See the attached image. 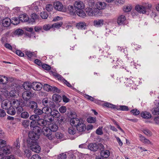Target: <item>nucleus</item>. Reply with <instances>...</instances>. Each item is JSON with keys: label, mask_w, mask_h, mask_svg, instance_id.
<instances>
[{"label": "nucleus", "mask_w": 159, "mask_h": 159, "mask_svg": "<svg viewBox=\"0 0 159 159\" xmlns=\"http://www.w3.org/2000/svg\"><path fill=\"white\" fill-rule=\"evenodd\" d=\"M29 138L27 139V146L34 152L39 153L41 151V148L37 140L39 139L38 135L35 133H29Z\"/></svg>", "instance_id": "nucleus-1"}, {"label": "nucleus", "mask_w": 159, "mask_h": 159, "mask_svg": "<svg viewBox=\"0 0 159 159\" xmlns=\"http://www.w3.org/2000/svg\"><path fill=\"white\" fill-rule=\"evenodd\" d=\"M152 7L151 4L144 2L141 5H136L135 7V10L140 13L148 14Z\"/></svg>", "instance_id": "nucleus-2"}, {"label": "nucleus", "mask_w": 159, "mask_h": 159, "mask_svg": "<svg viewBox=\"0 0 159 159\" xmlns=\"http://www.w3.org/2000/svg\"><path fill=\"white\" fill-rule=\"evenodd\" d=\"M74 6L76 10V14L79 16L82 17H84L86 14L83 10L84 8V5L83 2L81 1H76L75 2Z\"/></svg>", "instance_id": "nucleus-3"}, {"label": "nucleus", "mask_w": 159, "mask_h": 159, "mask_svg": "<svg viewBox=\"0 0 159 159\" xmlns=\"http://www.w3.org/2000/svg\"><path fill=\"white\" fill-rule=\"evenodd\" d=\"M41 132L50 140H52L54 138V136L52 134L51 131L49 128L46 126L43 127Z\"/></svg>", "instance_id": "nucleus-4"}, {"label": "nucleus", "mask_w": 159, "mask_h": 159, "mask_svg": "<svg viewBox=\"0 0 159 159\" xmlns=\"http://www.w3.org/2000/svg\"><path fill=\"white\" fill-rule=\"evenodd\" d=\"M24 106L29 108L32 110H34L38 108V105L37 102L32 100H28L27 101H25Z\"/></svg>", "instance_id": "nucleus-5"}, {"label": "nucleus", "mask_w": 159, "mask_h": 159, "mask_svg": "<svg viewBox=\"0 0 159 159\" xmlns=\"http://www.w3.org/2000/svg\"><path fill=\"white\" fill-rule=\"evenodd\" d=\"M24 104H25V101L22 99L19 100L14 99L11 101L10 106L11 107L16 108L20 105L24 106Z\"/></svg>", "instance_id": "nucleus-6"}, {"label": "nucleus", "mask_w": 159, "mask_h": 159, "mask_svg": "<svg viewBox=\"0 0 159 159\" xmlns=\"http://www.w3.org/2000/svg\"><path fill=\"white\" fill-rule=\"evenodd\" d=\"M43 105L44 107H54L55 105L53 102L48 100L47 98H44L42 100Z\"/></svg>", "instance_id": "nucleus-7"}, {"label": "nucleus", "mask_w": 159, "mask_h": 159, "mask_svg": "<svg viewBox=\"0 0 159 159\" xmlns=\"http://www.w3.org/2000/svg\"><path fill=\"white\" fill-rule=\"evenodd\" d=\"M53 5L54 8L58 11H64L65 10L63 5L60 2L58 1L54 2Z\"/></svg>", "instance_id": "nucleus-8"}, {"label": "nucleus", "mask_w": 159, "mask_h": 159, "mask_svg": "<svg viewBox=\"0 0 159 159\" xmlns=\"http://www.w3.org/2000/svg\"><path fill=\"white\" fill-rule=\"evenodd\" d=\"M43 85L41 83L37 82L32 83V88L35 91H39L42 88Z\"/></svg>", "instance_id": "nucleus-9"}, {"label": "nucleus", "mask_w": 159, "mask_h": 159, "mask_svg": "<svg viewBox=\"0 0 159 159\" xmlns=\"http://www.w3.org/2000/svg\"><path fill=\"white\" fill-rule=\"evenodd\" d=\"M76 127L77 130L80 133L84 132L86 129L85 125L81 121Z\"/></svg>", "instance_id": "nucleus-10"}, {"label": "nucleus", "mask_w": 159, "mask_h": 159, "mask_svg": "<svg viewBox=\"0 0 159 159\" xmlns=\"http://www.w3.org/2000/svg\"><path fill=\"white\" fill-rule=\"evenodd\" d=\"M22 97L25 101L30 100V99L32 97V93L29 91H25L23 93Z\"/></svg>", "instance_id": "nucleus-11"}, {"label": "nucleus", "mask_w": 159, "mask_h": 159, "mask_svg": "<svg viewBox=\"0 0 159 159\" xmlns=\"http://www.w3.org/2000/svg\"><path fill=\"white\" fill-rule=\"evenodd\" d=\"M11 152V150L9 147L7 146L4 147L2 149H0V156L3 155L8 154Z\"/></svg>", "instance_id": "nucleus-12"}, {"label": "nucleus", "mask_w": 159, "mask_h": 159, "mask_svg": "<svg viewBox=\"0 0 159 159\" xmlns=\"http://www.w3.org/2000/svg\"><path fill=\"white\" fill-rule=\"evenodd\" d=\"M70 123L71 126L75 128L81 121L79 119L76 118H71L70 120Z\"/></svg>", "instance_id": "nucleus-13"}, {"label": "nucleus", "mask_w": 159, "mask_h": 159, "mask_svg": "<svg viewBox=\"0 0 159 159\" xmlns=\"http://www.w3.org/2000/svg\"><path fill=\"white\" fill-rule=\"evenodd\" d=\"M2 20V25L4 27H8L11 24V20L9 18H5Z\"/></svg>", "instance_id": "nucleus-14"}, {"label": "nucleus", "mask_w": 159, "mask_h": 159, "mask_svg": "<svg viewBox=\"0 0 159 159\" xmlns=\"http://www.w3.org/2000/svg\"><path fill=\"white\" fill-rule=\"evenodd\" d=\"M104 21L103 20L96 19L93 21V25L97 27H101L103 24Z\"/></svg>", "instance_id": "nucleus-15"}, {"label": "nucleus", "mask_w": 159, "mask_h": 159, "mask_svg": "<svg viewBox=\"0 0 159 159\" xmlns=\"http://www.w3.org/2000/svg\"><path fill=\"white\" fill-rule=\"evenodd\" d=\"M31 17L30 19L29 18V24H32L36 20L39 18V16L35 13H33L31 15Z\"/></svg>", "instance_id": "nucleus-16"}, {"label": "nucleus", "mask_w": 159, "mask_h": 159, "mask_svg": "<svg viewBox=\"0 0 159 159\" xmlns=\"http://www.w3.org/2000/svg\"><path fill=\"white\" fill-rule=\"evenodd\" d=\"M126 18L124 15H121L119 16L117 19V22L119 25H123L125 24Z\"/></svg>", "instance_id": "nucleus-17"}, {"label": "nucleus", "mask_w": 159, "mask_h": 159, "mask_svg": "<svg viewBox=\"0 0 159 159\" xmlns=\"http://www.w3.org/2000/svg\"><path fill=\"white\" fill-rule=\"evenodd\" d=\"M48 120L42 118H39L37 121L38 124L41 126H46L48 124Z\"/></svg>", "instance_id": "nucleus-18"}, {"label": "nucleus", "mask_w": 159, "mask_h": 159, "mask_svg": "<svg viewBox=\"0 0 159 159\" xmlns=\"http://www.w3.org/2000/svg\"><path fill=\"white\" fill-rule=\"evenodd\" d=\"M11 101L8 100H5L3 101L2 103V107L5 109H8L10 107Z\"/></svg>", "instance_id": "nucleus-19"}, {"label": "nucleus", "mask_w": 159, "mask_h": 159, "mask_svg": "<svg viewBox=\"0 0 159 159\" xmlns=\"http://www.w3.org/2000/svg\"><path fill=\"white\" fill-rule=\"evenodd\" d=\"M60 113L59 112L56 110H53L51 111L50 114L48 113V114L47 115L48 117H50V116H52L54 117H57L60 116Z\"/></svg>", "instance_id": "nucleus-20"}, {"label": "nucleus", "mask_w": 159, "mask_h": 159, "mask_svg": "<svg viewBox=\"0 0 159 159\" xmlns=\"http://www.w3.org/2000/svg\"><path fill=\"white\" fill-rule=\"evenodd\" d=\"M87 147L89 149L92 151L95 152L98 150L97 144L95 143H90Z\"/></svg>", "instance_id": "nucleus-21"}, {"label": "nucleus", "mask_w": 159, "mask_h": 159, "mask_svg": "<svg viewBox=\"0 0 159 159\" xmlns=\"http://www.w3.org/2000/svg\"><path fill=\"white\" fill-rule=\"evenodd\" d=\"M76 27L79 29H85L86 25L85 22H80L76 24Z\"/></svg>", "instance_id": "nucleus-22"}, {"label": "nucleus", "mask_w": 159, "mask_h": 159, "mask_svg": "<svg viewBox=\"0 0 159 159\" xmlns=\"http://www.w3.org/2000/svg\"><path fill=\"white\" fill-rule=\"evenodd\" d=\"M29 17L25 14H22L19 16V20L22 22H28L29 23Z\"/></svg>", "instance_id": "nucleus-23"}, {"label": "nucleus", "mask_w": 159, "mask_h": 159, "mask_svg": "<svg viewBox=\"0 0 159 159\" xmlns=\"http://www.w3.org/2000/svg\"><path fill=\"white\" fill-rule=\"evenodd\" d=\"M33 131L31 132H30L29 133H35L36 135L38 136L39 138V133L41 132L42 129L41 128L38 126H36L33 128Z\"/></svg>", "instance_id": "nucleus-24"}, {"label": "nucleus", "mask_w": 159, "mask_h": 159, "mask_svg": "<svg viewBox=\"0 0 159 159\" xmlns=\"http://www.w3.org/2000/svg\"><path fill=\"white\" fill-rule=\"evenodd\" d=\"M96 7L101 10H103L106 7V4L103 2H98L96 3Z\"/></svg>", "instance_id": "nucleus-25"}, {"label": "nucleus", "mask_w": 159, "mask_h": 159, "mask_svg": "<svg viewBox=\"0 0 159 159\" xmlns=\"http://www.w3.org/2000/svg\"><path fill=\"white\" fill-rule=\"evenodd\" d=\"M139 140L143 143L147 144H152V143L140 134H139Z\"/></svg>", "instance_id": "nucleus-26"}, {"label": "nucleus", "mask_w": 159, "mask_h": 159, "mask_svg": "<svg viewBox=\"0 0 159 159\" xmlns=\"http://www.w3.org/2000/svg\"><path fill=\"white\" fill-rule=\"evenodd\" d=\"M53 100L56 103H58L61 101L62 99L61 96L57 94H54L52 97Z\"/></svg>", "instance_id": "nucleus-27"}, {"label": "nucleus", "mask_w": 159, "mask_h": 159, "mask_svg": "<svg viewBox=\"0 0 159 159\" xmlns=\"http://www.w3.org/2000/svg\"><path fill=\"white\" fill-rule=\"evenodd\" d=\"M23 87L25 90H29L32 88V84L29 82H25L23 85Z\"/></svg>", "instance_id": "nucleus-28"}, {"label": "nucleus", "mask_w": 159, "mask_h": 159, "mask_svg": "<svg viewBox=\"0 0 159 159\" xmlns=\"http://www.w3.org/2000/svg\"><path fill=\"white\" fill-rule=\"evenodd\" d=\"M115 109H116L117 110L125 111H128L129 110L128 107L124 105L119 106L116 105V108Z\"/></svg>", "instance_id": "nucleus-29"}, {"label": "nucleus", "mask_w": 159, "mask_h": 159, "mask_svg": "<svg viewBox=\"0 0 159 159\" xmlns=\"http://www.w3.org/2000/svg\"><path fill=\"white\" fill-rule=\"evenodd\" d=\"M100 154L102 157L105 158H107L109 156L110 152L108 150H104L101 152Z\"/></svg>", "instance_id": "nucleus-30"}, {"label": "nucleus", "mask_w": 159, "mask_h": 159, "mask_svg": "<svg viewBox=\"0 0 159 159\" xmlns=\"http://www.w3.org/2000/svg\"><path fill=\"white\" fill-rule=\"evenodd\" d=\"M141 116L144 119L150 118L152 116L151 114L148 111L142 112L141 113Z\"/></svg>", "instance_id": "nucleus-31"}, {"label": "nucleus", "mask_w": 159, "mask_h": 159, "mask_svg": "<svg viewBox=\"0 0 159 159\" xmlns=\"http://www.w3.org/2000/svg\"><path fill=\"white\" fill-rule=\"evenodd\" d=\"M68 8L70 14L73 15L76 14V10L74 7V6H69Z\"/></svg>", "instance_id": "nucleus-32"}, {"label": "nucleus", "mask_w": 159, "mask_h": 159, "mask_svg": "<svg viewBox=\"0 0 159 159\" xmlns=\"http://www.w3.org/2000/svg\"><path fill=\"white\" fill-rule=\"evenodd\" d=\"M49 128L51 131L56 132L58 129L57 125L55 124H51L49 125Z\"/></svg>", "instance_id": "nucleus-33"}, {"label": "nucleus", "mask_w": 159, "mask_h": 159, "mask_svg": "<svg viewBox=\"0 0 159 159\" xmlns=\"http://www.w3.org/2000/svg\"><path fill=\"white\" fill-rule=\"evenodd\" d=\"M8 79L5 76L0 75V83L5 84L8 82Z\"/></svg>", "instance_id": "nucleus-34"}, {"label": "nucleus", "mask_w": 159, "mask_h": 159, "mask_svg": "<svg viewBox=\"0 0 159 159\" xmlns=\"http://www.w3.org/2000/svg\"><path fill=\"white\" fill-rule=\"evenodd\" d=\"M68 131L69 134L74 135L76 133V130L75 127L74 128L73 126H71L68 128Z\"/></svg>", "instance_id": "nucleus-35"}, {"label": "nucleus", "mask_w": 159, "mask_h": 159, "mask_svg": "<svg viewBox=\"0 0 159 159\" xmlns=\"http://www.w3.org/2000/svg\"><path fill=\"white\" fill-rule=\"evenodd\" d=\"M93 8L87 7L86 9L87 14L89 16H92L93 15Z\"/></svg>", "instance_id": "nucleus-36"}, {"label": "nucleus", "mask_w": 159, "mask_h": 159, "mask_svg": "<svg viewBox=\"0 0 159 159\" xmlns=\"http://www.w3.org/2000/svg\"><path fill=\"white\" fill-rule=\"evenodd\" d=\"M7 109V113L11 115H14L16 113V111L15 109L14 108L10 107L8 108Z\"/></svg>", "instance_id": "nucleus-37"}, {"label": "nucleus", "mask_w": 159, "mask_h": 159, "mask_svg": "<svg viewBox=\"0 0 159 159\" xmlns=\"http://www.w3.org/2000/svg\"><path fill=\"white\" fill-rule=\"evenodd\" d=\"M103 105L104 107L113 109H115L116 108V105H113L108 102H106L104 103L103 104Z\"/></svg>", "instance_id": "nucleus-38"}, {"label": "nucleus", "mask_w": 159, "mask_h": 159, "mask_svg": "<svg viewBox=\"0 0 159 159\" xmlns=\"http://www.w3.org/2000/svg\"><path fill=\"white\" fill-rule=\"evenodd\" d=\"M33 111L34 114L39 116L42 115L43 113V110L38 108L34 110Z\"/></svg>", "instance_id": "nucleus-39"}, {"label": "nucleus", "mask_w": 159, "mask_h": 159, "mask_svg": "<svg viewBox=\"0 0 159 159\" xmlns=\"http://www.w3.org/2000/svg\"><path fill=\"white\" fill-rule=\"evenodd\" d=\"M60 90L57 87L54 86H51L50 92H52L53 93H60Z\"/></svg>", "instance_id": "nucleus-40"}, {"label": "nucleus", "mask_w": 159, "mask_h": 159, "mask_svg": "<svg viewBox=\"0 0 159 159\" xmlns=\"http://www.w3.org/2000/svg\"><path fill=\"white\" fill-rule=\"evenodd\" d=\"M39 118V116H37V115L34 114L30 116L29 117V119L31 120L37 121Z\"/></svg>", "instance_id": "nucleus-41"}, {"label": "nucleus", "mask_w": 159, "mask_h": 159, "mask_svg": "<svg viewBox=\"0 0 159 159\" xmlns=\"http://www.w3.org/2000/svg\"><path fill=\"white\" fill-rule=\"evenodd\" d=\"M102 12L100 9H99L98 7L94 8L93 9V15H100L102 14Z\"/></svg>", "instance_id": "nucleus-42"}, {"label": "nucleus", "mask_w": 159, "mask_h": 159, "mask_svg": "<svg viewBox=\"0 0 159 159\" xmlns=\"http://www.w3.org/2000/svg\"><path fill=\"white\" fill-rule=\"evenodd\" d=\"M50 107H43L42 109L43 111V113L45 114H48V113L50 114L51 112L50 110L51 111V108H50Z\"/></svg>", "instance_id": "nucleus-43"}, {"label": "nucleus", "mask_w": 159, "mask_h": 159, "mask_svg": "<svg viewBox=\"0 0 159 159\" xmlns=\"http://www.w3.org/2000/svg\"><path fill=\"white\" fill-rule=\"evenodd\" d=\"M29 116V113L26 111L22 112L20 114V117L24 119H27Z\"/></svg>", "instance_id": "nucleus-44"}, {"label": "nucleus", "mask_w": 159, "mask_h": 159, "mask_svg": "<svg viewBox=\"0 0 159 159\" xmlns=\"http://www.w3.org/2000/svg\"><path fill=\"white\" fill-rule=\"evenodd\" d=\"M87 121L90 123H95L96 121V117H89L87 119Z\"/></svg>", "instance_id": "nucleus-45"}, {"label": "nucleus", "mask_w": 159, "mask_h": 159, "mask_svg": "<svg viewBox=\"0 0 159 159\" xmlns=\"http://www.w3.org/2000/svg\"><path fill=\"white\" fill-rule=\"evenodd\" d=\"M23 33V31L22 29H20L16 30L14 32V34L18 36L22 35Z\"/></svg>", "instance_id": "nucleus-46"}, {"label": "nucleus", "mask_w": 159, "mask_h": 159, "mask_svg": "<svg viewBox=\"0 0 159 159\" xmlns=\"http://www.w3.org/2000/svg\"><path fill=\"white\" fill-rule=\"evenodd\" d=\"M63 24L62 22H57L52 25V28L55 27L58 28L61 27Z\"/></svg>", "instance_id": "nucleus-47"}, {"label": "nucleus", "mask_w": 159, "mask_h": 159, "mask_svg": "<svg viewBox=\"0 0 159 159\" xmlns=\"http://www.w3.org/2000/svg\"><path fill=\"white\" fill-rule=\"evenodd\" d=\"M143 131L146 135L148 136H151L152 135V133L148 129H143Z\"/></svg>", "instance_id": "nucleus-48"}, {"label": "nucleus", "mask_w": 159, "mask_h": 159, "mask_svg": "<svg viewBox=\"0 0 159 159\" xmlns=\"http://www.w3.org/2000/svg\"><path fill=\"white\" fill-rule=\"evenodd\" d=\"M43 89L46 91L50 92V90L51 87V86L48 84H45L43 86Z\"/></svg>", "instance_id": "nucleus-49"}, {"label": "nucleus", "mask_w": 159, "mask_h": 159, "mask_svg": "<svg viewBox=\"0 0 159 159\" xmlns=\"http://www.w3.org/2000/svg\"><path fill=\"white\" fill-rule=\"evenodd\" d=\"M30 124V121L27 120H24L22 123V125L25 128L29 127Z\"/></svg>", "instance_id": "nucleus-50"}, {"label": "nucleus", "mask_w": 159, "mask_h": 159, "mask_svg": "<svg viewBox=\"0 0 159 159\" xmlns=\"http://www.w3.org/2000/svg\"><path fill=\"white\" fill-rule=\"evenodd\" d=\"M88 7L93 8L95 3L94 0H88L87 1Z\"/></svg>", "instance_id": "nucleus-51"}, {"label": "nucleus", "mask_w": 159, "mask_h": 159, "mask_svg": "<svg viewBox=\"0 0 159 159\" xmlns=\"http://www.w3.org/2000/svg\"><path fill=\"white\" fill-rule=\"evenodd\" d=\"M152 113L154 115H159V107H157L152 110Z\"/></svg>", "instance_id": "nucleus-52"}, {"label": "nucleus", "mask_w": 159, "mask_h": 159, "mask_svg": "<svg viewBox=\"0 0 159 159\" xmlns=\"http://www.w3.org/2000/svg\"><path fill=\"white\" fill-rule=\"evenodd\" d=\"M23 107V106L20 105L16 108L17 114L21 113L23 112L24 111V108Z\"/></svg>", "instance_id": "nucleus-53"}, {"label": "nucleus", "mask_w": 159, "mask_h": 159, "mask_svg": "<svg viewBox=\"0 0 159 159\" xmlns=\"http://www.w3.org/2000/svg\"><path fill=\"white\" fill-rule=\"evenodd\" d=\"M131 113L134 116H137L140 113L139 111L137 109H134L130 111Z\"/></svg>", "instance_id": "nucleus-54"}, {"label": "nucleus", "mask_w": 159, "mask_h": 159, "mask_svg": "<svg viewBox=\"0 0 159 159\" xmlns=\"http://www.w3.org/2000/svg\"><path fill=\"white\" fill-rule=\"evenodd\" d=\"M55 136L56 138L61 139L63 138V134L60 132H57L55 134Z\"/></svg>", "instance_id": "nucleus-55"}, {"label": "nucleus", "mask_w": 159, "mask_h": 159, "mask_svg": "<svg viewBox=\"0 0 159 159\" xmlns=\"http://www.w3.org/2000/svg\"><path fill=\"white\" fill-rule=\"evenodd\" d=\"M40 14L41 17L43 19H47L48 16V13L45 11L42 12Z\"/></svg>", "instance_id": "nucleus-56"}, {"label": "nucleus", "mask_w": 159, "mask_h": 159, "mask_svg": "<svg viewBox=\"0 0 159 159\" xmlns=\"http://www.w3.org/2000/svg\"><path fill=\"white\" fill-rule=\"evenodd\" d=\"M20 138H18L16 139V142H14V145L15 147L17 148H19L20 147Z\"/></svg>", "instance_id": "nucleus-57"}, {"label": "nucleus", "mask_w": 159, "mask_h": 159, "mask_svg": "<svg viewBox=\"0 0 159 159\" xmlns=\"http://www.w3.org/2000/svg\"><path fill=\"white\" fill-rule=\"evenodd\" d=\"M24 152L25 155L28 158H29L31 155V151L29 149H26Z\"/></svg>", "instance_id": "nucleus-58"}, {"label": "nucleus", "mask_w": 159, "mask_h": 159, "mask_svg": "<svg viewBox=\"0 0 159 159\" xmlns=\"http://www.w3.org/2000/svg\"><path fill=\"white\" fill-rule=\"evenodd\" d=\"M58 118V122L60 124H63L65 122L66 120L63 117L59 116Z\"/></svg>", "instance_id": "nucleus-59"}, {"label": "nucleus", "mask_w": 159, "mask_h": 159, "mask_svg": "<svg viewBox=\"0 0 159 159\" xmlns=\"http://www.w3.org/2000/svg\"><path fill=\"white\" fill-rule=\"evenodd\" d=\"M85 97L88 100H89L92 101H93L95 103H96V102H97V100L96 99H95L93 98L88 95H86Z\"/></svg>", "instance_id": "nucleus-60"}, {"label": "nucleus", "mask_w": 159, "mask_h": 159, "mask_svg": "<svg viewBox=\"0 0 159 159\" xmlns=\"http://www.w3.org/2000/svg\"><path fill=\"white\" fill-rule=\"evenodd\" d=\"M131 7L130 6H126L124 7L123 8V11L126 12L130 11L131 9Z\"/></svg>", "instance_id": "nucleus-61"}, {"label": "nucleus", "mask_w": 159, "mask_h": 159, "mask_svg": "<svg viewBox=\"0 0 159 159\" xmlns=\"http://www.w3.org/2000/svg\"><path fill=\"white\" fill-rule=\"evenodd\" d=\"M42 66L43 69L46 70H50L51 69V66L46 64H43Z\"/></svg>", "instance_id": "nucleus-62"}, {"label": "nucleus", "mask_w": 159, "mask_h": 159, "mask_svg": "<svg viewBox=\"0 0 159 159\" xmlns=\"http://www.w3.org/2000/svg\"><path fill=\"white\" fill-rule=\"evenodd\" d=\"M66 157V154L64 153H62L59 154L58 156V159H65Z\"/></svg>", "instance_id": "nucleus-63"}, {"label": "nucleus", "mask_w": 159, "mask_h": 159, "mask_svg": "<svg viewBox=\"0 0 159 159\" xmlns=\"http://www.w3.org/2000/svg\"><path fill=\"white\" fill-rule=\"evenodd\" d=\"M59 111L61 113H64L66 111V107L64 106H62L59 108Z\"/></svg>", "instance_id": "nucleus-64"}]
</instances>
